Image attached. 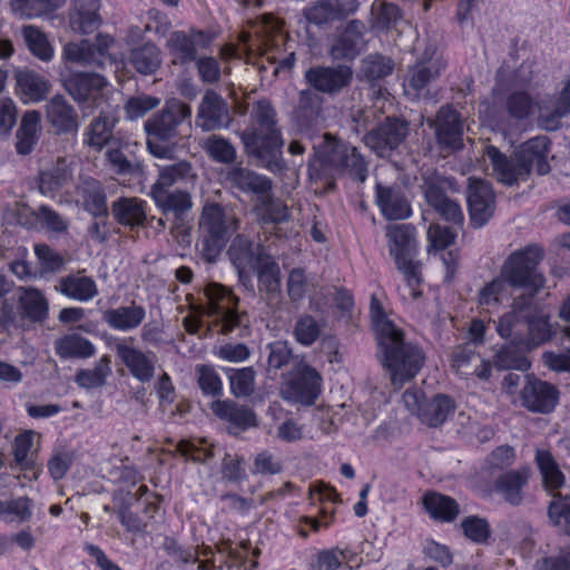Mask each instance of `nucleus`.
Instances as JSON below:
<instances>
[{
  "label": "nucleus",
  "mask_w": 570,
  "mask_h": 570,
  "mask_svg": "<svg viewBox=\"0 0 570 570\" xmlns=\"http://www.w3.org/2000/svg\"><path fill=\"white\" fill-rule=\"evenodd\" d=\"M18 309L22 318L31 323H42L49 315V303L36 287H19Z\"/></svg>",
  "instance_id": "72a5a7b5"
},
{
  "label": "nucleus",
  "mask_w": 570,
  "mask_h": 570,
  "mask_svg": "<svg viewBox=\"0 0 570 570\" xmlns=\"http://www.w3.org/2000/svg\"><path fill=\"white\" fill-rule=\"evenodd\" d=\"M24 210H28L29 215L26 220H22V214H20L19 223L22 226L33 228L40 222L48 230L53 233H63L68 228L65 219L48 205H41L37 212L31 210L29 207Z\"/></svg>",
  "instance_id": "de8ad7c7"
},
{
  "label": "nucleus",
  "mask_w": 570,
  "mask_h": 570,
  "mask_svg": "<svg viewBox=\"0 0 570 570\" xmlns=\"http://www.w3.org/2000/svg\"><path fill=\"white\" fill-rule=\"evenodd\" d=\"M32 515V502L28 497L0 500V519L4 521L26 522Z\"/></svg>",
  "instance_id": "0e129e2a"
},
{
  "label": "nucleus",
  "mask_w": 570,
  "mask_h": 570,
  "mask_svg": "<svg viewBox=\"0 0 570 570\" xmlns=\"http://www.w3.org/2000/svg\"><path fill=\"white\" fill-rule=\"evenodd\" d=\"M364 26L360 20H350L335 38L331 55L336 60H354L361 52Z\"/></svg>",
  "instance_id": "c756f323"
},
{
  "label": "nucleus",
  "mask_w": 570,
  "mask_h": 570,
  "mask_svg": "<svg viewBox=\"0 0 570 570\" xmlns=\"http://www.w3.org/2000/svg\"><path fill=\"white\" fill-rule=\"evenodd\" d=\"M394 71V61L381 53L370 55L363 60L362 72L371 81H377L392 75Z\"/></svg>",
  "instance_id": "338daca9"
},
{
  "label": "nucleus",
  "mask_w": 570,
  "mask_h": 570,
  "mask_svg": "<svg viewBox=\"0 0 570 570\" xmlns=\"http://www.w3.org/2000/svg\"><path fill=\"white\" fill-rule=\"evenodd\" d=\"M358 6L357 0H317L307 4L302 16L307 24L323 28L354 14Z\"/></svg>",
  "instance_id": "f3484780"
},
{
  "label": "nucleus",
  "mask_w": 570,
  "mask_h": 570,
  "mask_svg": "<svg viewBox=\"0 0 570 570\" xmlns=\"http://www.w3.org/2000/svg\"><path fill=\"white\" fill-rule=\"evenodd\" d=\"M110 374V360L102 356L94 368L79 370L76 374V382L85 389H96L106 383Z\"/></svg>",
  "instance_id": "69168bd1"
},
{
  "label": "nucleus",
  "mask_w": 570,
  "mask_h": 570,
  "mask_svg": "<svg viewBox=\"0 0 570 570\" xmlns=\"http://www.w3.org/2000/svg\"><path fill=\"white\" fill-rule=\"evenodd\" d=\"M334 156L331 153V145L325 134L323 141L315 147L313 159L308 161L307 175L315 194L324 195L336 188V167Z\"/></svg>",
  "instance_id": "4468645a"
},
{
  "label": "nucleus",
  "mask_w": 570,
  "mask_h": 570,
  "mask_svg": "<svg viewBox=\"0 0 570 570\" xmlns=\"http://www.w3.org/2000/svg\"><path fill=\"white\" fill-rule=\"evenodd\" d=\"M119 118L112 110H101L95 117L83 132V144L96 151L109 145L114 138V129Z\"/></svg>",
  "instance_id": "7c9ffc66"
},
{
  "label": "nucleus",
  "mask_w": 570,
  "mask_h": 570,
  "mask_svg": "<svg viewBox=\"0 0 570 570\" xmlns=\"http://www.w3.org/2000/svg\"><path fill=\"white\" fill-rule=\"evenodd\" d=\"M106 86V78L96 72L76 71L63 79V87L75 101L79 105L91 102L95 108L100 106Z\"/></svg>",
  "instance_id": "dca6fc26"
},
{
  "label": "nucleus",
  "mask_w": 570,
  "mask_h": 570,
  "mask_svg": "<svg viewBox=\"0 0 570 570\" xmlns=\"http://www.w3.org/2000/svg\"><path fill=\"white\" fill-rule=\"evenodd\" d=\"M146 317V309L135 302L129 306H120L117 308L107 309L104 318L109 327L127 332L138 327Z\"/></svg>",
  "instance_id": "e433bc0d"
},
{
  "label": "nucleus",
  "mask_w": 570,
  "mask_h": 570,
  "mask_svg": "<svg viewBox=\"0 0 570 570\" xmlns=\"http://www.w3.org/2000/svg\"><path fill=\"white\" fill-rule=\"evenodd\" d=\"M543 250L535 244L517 249L507 257L500 269V277L512 288L528 292L532 298L544 286L546 278L538 272Z\"/></svg>",
  "instance_id": "20e7f679"
},
{
  "label": "nucleus",
  "mask_w": 570,
  "mask_h": 570,
  "mask_svg": "<svg viewBox=\"0 0 570 570\" xmlns=\"http://www.w3.org/2000/svg\"><path fill=\"white\" fill-rule=\"evenodd\" d=\"M353 79V70L348 66H312L304 72L307 89L317 94L334 96L346 88Z\"/></svg>",
  "instance_id": "9b49d317"
},
{
  "label": "nucleus",
  "mask_w": 570,
  "mask_h": 570,
  "mask_svg": "<svg viewBox=\"0 0 570 570\" xmlns=\"http://www.w3.org/2000/svg\"><path fill=\"white\" fill-rule=\"evenodd\" d=\"M85 210L94 218L108 216L107 196L99 181L88 183L82 190Z\"/></svg>",
  "instance_id": "4d7b16f0"
},
{
  "label": "nucleus",
  "mask_w": 570,
  "mask_h": 570,
  "mask_svg": "<svg viewBox=\"0 0 570 570\" xmlns=\"http://www.w3.org/2000/svg\"><path fill=\"white\" fill-rule=\"evenodd\" d=\"M508 116L519 122L531 119L541 110L539 101L525 90H514L504 99Z\"/></svg>",
  "instance_id": "ea45409f"
},
{
  "label": "nucleus",
  "mask_w": 570,
  "mask_h": 570,
  "mask_svg": "<svg viewBox=\"0 0 570 570\" xmlns=\"http://www.w3.org/2000/svg\"><path fill=\"white\" fill-rule=\"evenodd\" d=\"M226 375L229 381L230 393L236 397L249 396L255 387V371L252 366L228 368Z\"/></svg>",
  "instance_id": "680f3d73"
},
{
  "label": "nucleus",
  "mask_w": 570,
  "mask_h": 570,
  "mask_svg": "<svg viewBox=\"0 0 570 570\" xmlns=\"http://www.w3.org/2000/svg\"><path fill=\"white\" fill-rule=\"evenodd\" d=\"M213 413L230 428L239 432L257 426V415L247 405L238 404L233 400H216L212 403Z\"/></svg>",
  "instance_id": "cd10ccee"
},
{
  "label": "nucleus",
  "mask_w": 570,
  "mask_h": 570,
  "mask_svg": "<svg viewBox=\"0 0 570 570\" xmlns=\"http://www.w3.org/2000/svg\"><path fill=\"white\" fill-rule=\"evenodd\" d=\"M66 0H11L10 6L14 12L27 18L50 16L56 12Z\"/></svg>",
  "instance_id": "6e6d98bb"
},
{
  "label": "nucleus",
  "mask_w": 570,
  "mask_h": 570,
  "mask_svg": "<svg viewBox=\"0 0 570 570\" xmlns=\"http://www.w3.org/2000/svg\"><path fill=\"white\" fill-rule=\"evenodd\" d=\"M213 40L214 37L209 31L191 27L188 31H173L167 40V48L174 61L184 66L196 60L197 48L205 49Z\"/></svg>",
  "instance_id": "2eb2a0df"
},
{
  "label": "nucleus",
  "mask_w": 570,
  "mask_h": 570,
  "mask_svg": "<svg viewBox=\"0 0 570 570\" xmlns=\"http://www.w3.org/2000/svg\"><path fill=\"white\" fill-rule=\"evenodd\" d=\"M190 169V164L187 161H179L160 167L158 178L153 184L149 195L170 191V187L187 178Z\"/></svg>",
  "instance_id": "8fccbe9b"
},
{
  "label": "nucleus",
  "mask_w": 570,
  "mask_h": 570,
  "mask_svg": "<svg viewBox=\"0 0 570 570\" xmlns=\"http://www.w3.org/2000/svg\"><path fill=\"white\" fill-rule=\"evenodd\" d=\"M524 322L527 323L528 333L521 340L527 350L537 348L551 341L554 336L551 318L548 314H528L524 316Z\"/></svg>",
  "instance_id": "c9c22d12"
},
{
  "label": "nucleus",
  "mask_w": 570,
  "mask_h": 570,
  "mask_svg": "<svg viewBox=\"0 0 570 570\" xmlns=\"http://www.w3.org/2000/svg\"><path fill=\"white\" fill-rule=\"evenodd\" d=\"M321 373L301 357L293 364L282 385L283 399L303 406H312L322 393Z\"/></svg>",
  "instance_id": "6e6552de"
},
{
  "label": "nucleus",
  "mask_w": 570,
  "mask_h": 570,
  "mask_svg": "<svg viewBox=\"0 0 570 570\" xmlns=\"http://www.w3.org/2000/svg\"><path fill=\"white\" fill-rule=\"evenodd\" d=\"M416 230L410 224L392 226L387 229L386 236L390 242V253L394 257L396 268L403 274L404 281L410 288V296L417 299L422 295L421 263L415 261L417 255Z\"/></svg>",
  "instance_id": "0eeeda50"
},
{
  "label": "nucleus",
  "mask_w": 570,
  "mask_h": 570,
  "mask_svg": "<svg viewBox=\"0 0 570 570\" xmlns=\"http://www.w3.org/2000/svg\"><path fill=\"white\" fill-rule=\"evenodd\" d=\"M219 203H206L199 215L196 248L202 258L214 263L219 257L236 227Z\"/></svg>",
  "instance_id": "39448f33"
},
{
  "label": "nucleus",
  "mask_w": 570,
  "mask_h": 570,
  "mask_svg": "<svg viewBox=\"0 0 570 570\" xmlns=\"http://www.w3.org/2000/svg\"><path fill=\"white\" fill-rule=\"evenodd\" d=\"M337 174L347 175L353 181L364 183L368 177V160L350 142L326 134Z\"/></svg>",
  "instance_id": "ddd939ff"
},
{
  "label": "nucleus",
  "mask_w": 570,
  "mask_h": 570,
  "mask_svg": "<svg viewBox=\"0 0 570 570\" xmlns=\"http://www.w3.org/2000/svg\"><path fill=\"white\" fill-rule=\"evenodd\" d=\"M551 523L570 537V495L556 493L548 505Z\"/></svg>",
  "instance_id": "e2e57ef3"
},
{
  "label": "nucleus",
  "mask_w": 570,
  "mask_h": 570,
  "mask_svg": "<svg viewBox=\"0 0 570 570\" xmlns=\"http://www.w3.org/2000/svg\"><path fill=\"white\" fill-rule=\"evenodd\" d=\"M198 125L204 130L227 127L230 118L227 102L214 90H207L198 108Z\"/></svg>",
  "instance_id": "a878e982"
},
{
  "label": "nucleus",
  "mask_w": 570,
  "mask_h": 570,
  "mask_svg": "<svg viewBox=\"0 0 570 570\" xmlns=\"http://www.w3.org/2000/svg\"><path fill=\"white\" fill-rule=\"evenodd\" d=\"M524 344L522 340L511 341L500 346L493 356V365L498 370H520L525 371L530 367V362L525 356Z\"/></svg>",
  "instance_id": "79ce46f5"
},
{
  "label": "nucleus",
  "mask_w": 570,
  "mask_h": 570,
  "mask_svg": "<svg viewBox=\"0 0 570 570\" xmlns=\"http://www.w3.org/2000/svg\"><path fill=\"white\" fill-rule=\"evenodd\" d=\"M534 462L541 475L543 489L552 495L560 493L559 490L564 485L566 476L551 451L537 449Z\"/></svg>",
  "instance_id": "f704fd0d"
},
{
  "label": "nucleus",
  "mask_w": 570,
  "mask_h": 570,
  "mask_svg": "<svg viewBox=\"0 0 570 570\" xmlns=\"http://www.w3.org/2000/svg\"><path fill=\"white\" fill-rule=\"evenodd\" d=\"M94 49V43L88 39L70 41L62 48V59L68 63L83 67L97 65Z\"/></svg>",
  "instance_id": "13d9d810"
},
{
  "label": "nucleus",
  "mask_w": 570,
  "mask_h": 570,
  "mask_svg": "<svg viewBox=\"0 0 570 570\" xmlns=\"http://www.w3.org/2000/svg\"><path fill=\"white\" fill-rule=\"evenodd\" d=\"M60 293L78 302H89L98 295V287L90 276L67 275L59 281Z\"/></svg>",
  "instance_id": "a18cd8bd"
},
{
  "label": "nucleus",
  "mask_w": 570,
  "mask_h": 570,
  "mask_svg": "<svg viewBox=\"0 0 570 570\" xmlns=\"http://www.w3.org/2000/svg\"><path fill=\"white\" fill-rule=\"evenodd\" d=\"M46 119L57 135L76 134L79 128L76 109L60 94L46 104Z\"/></svg>",
  "instance_id": "393cba45"
},
{
  "label": "nucleus",
  "mask_w": 570,
  "mask_h": 570,
  "mask_svg": "<svg viewBox=\"0 0 570 570\" xmlns=\"http://www.w3.org/2000/svg\"><path fill=\"white\" fill-rule=\"evenodd\" d=\"M550 149L551 140L547 136H535L522 142L511 158L494 145H488L484 155L491 163L497 180L513 186L519 179H525L533 168L538 175H547L551 169L548 161Z\"/></svg>",
  "instance_id": "7ed1b4c3"
},
{
  "label": "nucleus",
  "mask_w": 570,
  "mask_h": 570,
  "mask_svg": "<svg viewBox=\"0 0 570 570\" xmlns=\"http://www.w3.org/2000/svg\"><path fill=\"white\" fill-rule=\"evenodd\" d=\"M129 62L137 72L153 75L161 63L160 50L155 43L145 42L130 51Z\"/></svg>",
  "instance_id": "49530a36"
},
{
  "label": "nucleus",
  "mask_w": 570,
  "mask_h": 570,
  "mask_svg": "<svg viewBox=\"0 0 570 570\" xmlns=\"http://www.w3.org/2000/svg\"><path fill=\"white\" fill-rule=\"evenodd\" d=\"M455 410L454 401L446 394H436L433 399L426 400L423 409L417 417L420 421L430 426L438 428L442 425L451 413Z\"/></svg>",
  "instance_id": "a19ab883"
},
{
  "label": "nucleus",
  "mask_w": 570,
  "mask_h": 570,
  "mask_svg": "<svg viewBox=\"0 0 570 570\" xmlns=\"http://www.w3.org/2000/svg\"><path fill=\"white\" fill-rule=\"evenodd\" d=\"M371 327L381 354V363L394 385L413 380L425 362L423 350L405 340V333L389 318L382 302L373 294L370 299Z\"/></svg>",
  "instance_id": "f257e3e1"
},
{
  "label": "nucleus",
  "mask_w": 570,
  "mask_h": 570,
  "mask_svg": "<svg viewBox=\"0 0 570 570\" xmlns=\"http://www.w3.org/2000/svg\"><path fill=\"white\" fill-rule=\"evenodd\" d=\"M230 262L236 267L240 278L252 273L268 253L262 244H255L244 235H237L228 248Z\"/></svg>",
  "instance_id": "4be33fe9"
},
{
  "label": "nucleus",
  "mask_w": 570,
  "mask_h": 570,
  "mask_svg": "<svg viewBox=\"0 0 570 570\" xmlns=\"http://www.w3.org/2000/svg\"><path fill=\"white\" fill-rule=\"evenodd\" d=\"M258 198L261 203L256 206V212L263 223L278 224L287 220V206L279 199L274 198L272 190Z\"/></svg>",
  "instance_id": "052dcab7"
},
{
  "label": "nucleus",
  "mask_w": 570,
  "mask_h": 570,
  "mask_svg": "<svg viewBox=\"0 0 570 570\" xmlns=\"http://www.w3.org/2000/svg\"><path fill=\"white\" fill-rule=\"evenodd\" d=\"M55 352L62 360L89 358L97 350L94 343L77 333L66 334L55 341Z\"/></svg>",
  "instance_id": "58836bf2"
},
{
  "label": "nucleus",
  "mask_w": 570,
  "mask_h": 570,
  "mask_svg": "<svg viewBox=\"0 0 570 570\" xmlns=\"http://www.w3.org/2000/svg\"><path fill=\"white\" fill-rule=\"evenodd\" d=\"M40 119V112L37 110H29L23 114L16 132V150L19 155H29L35 149L39 139Z\"/></svg>",
  "instance_id": "37998d69"
},
{
  "label": "nucleus",
  "mask_w": 570,
  "mask_h": 570,
  "mask_svg": "<svg viewBox=\"0 0 570 570\" xmlns=\"http://www.w3.org/2000/svg\"><path fill=\"white\" fill-rule=\"evenodd\" d=\"M531 304L530 298L520 295L513 301L511 311L501 315L497 322V333L503 340L512 337L513 330L522 322V312Z\"/></svg>",
  "instance_id": "3c124183"
},
{
  "label": "nucleus",
  "mask_w": 570,
  "mask_h": 570,
  "mask_svg": "<svg viewBox=\"0 0 570 570\" xmlns=\"http://www.w3.org/2000/svg\"><path fill=\"white\" fill-rule=\"evenodd\" d=\"M23 38L29 51L41 61H50L53 58V47L47 35L36 26H24Z\"/></svg>",
  "instance_id": "5fc2aeb1"
},
{
  "label": "nucleus",
  "mask_w": 570,
  "mask_h": 570,
  "mask_svg": "<svg viewBox=\"0 0 570 570\" xmlns=\"http://www.w3.org/2000/svg\"><path fill=\"white\" fill-rule=\"evenodd\" d=\"M441 150L459 151L463 148L464 125L461 114L450 104L441 106L430 122Z\"/></svg>",
  "instance_id": "9d476101"
},
{
  "label": "nucleus",
  "mask_w": 570,
  "mask_h": 570,
  "mask_svg": "<svg viewBox=\"0 0 570 570\" xmlns=\"http://www.w3.org/2000/svg\"><path fill=\"white\" fill-rule=\"evenodd\" d=\"M375 204L387 220H403L412 215L411 204L401 188L376 183Z\"/></svg>",
  "instance_id": "b1692460"
},
{
  "label": "nucleus",
  "mask_w": 570,
  "mask_h": 570,
  "mask_svg": "<svg viewBox=\"0 0 570 570\" xmlns=\"http://www.w3.org/2000/svg\"><path fill=\"white\" fill-rule=\"evenodd\" d=\"M423 195L426 204L441 219L458 227L463 226L464 215L460 204L451 199L441 186L433 183L428 184Z\"/></svg>",
  "instance_id": "c85d7f7f"
},
{
  "label": "nucleus",
  "mask_w": 570,
  "mask_h": 570,
  "mask_svg": "<svg viewBox=\"0 0 570 570\" xmlns=\"http://www.w3.org/2000/svg\"><path fill=\"white\" fill-rule=\"evenodd\" d=\"M154 200L158 210L164 215L168 216L173 214L175 217V224L173 227V232H176L177 235L181 236L183 242H188L190 239V228L185 226L180 222L183 220V216L191 208L193 202L191 196L186 190H175V191H166L160 194L149 195Z\"/></svg>",
  "instance_id": "aec40b11"
},
{
  "label": "nucleus",
  "mask_w": 570,
  "mask_h": 570,
  "mask_svg": "<svg viewBox=\"0 0 570 570\" xmlns=\"http://www.w3.org/2000/svg\"><path fill=\"white\" fill-rule=\"evenodd\" d=\"M529 479L530 470L528 466L508 470L494 480V490L502 494L508 503L517 507L523 501L522 491L527 487Z\"/></svg>",
  "instance_id": "2f4dec72"
},
{
  "label": "nucleus",
  "mask_w": 570,
  "mask_h": 570,
  "mask_svg": "<svg viewBox=\"0 0 570 570\" xmlns=\"http://www.w3.org/2000/svg\"><path fill=\"white\" fill-rule=\"evenodd\" d=\"M245 153L272 173L284 169L282 148L284 145L278 127L277 114L266 98L257 100L249 115V125L242 131Z\"/></svg>",
  "instance_id": "f03ea898"
},
{
  "label": "nucleus",
  "mask_w": 570,
  "mask_h": 570,
  "mask_svg": "<svg viewBox=\"0 0 570 570\" xmlns=\"http://www.w3.org/2000/svg\"><path fill=\"white\" fill-rule=\"evenodd\" d=\"M191 108L180 100H169L160 111L155 112L146 122L147 148L151 155L165 158L170 151L168 142L178 136V127L185 121L190 124Z\"/></svg>",
  "instance_id": "423d86ee"
},
{
  "label": "nucleus",
  "mask_w": 570,
  "mask_h": 570,
  "mask_svg": "<svg viewBox=\"0 0 570 570\" xmlns=\"http://www.w3.org/2000/svg\"><path fill=\"white\" fill-rule=\"evenodd\" d=\"M323 98L309 89L298 92L297 105L292 112V121L301 134L313 135L322 119Z\"/></svg>",
  "instance_id": "412c9836"
},
{
  "label": "nucleus",
  "mask_w": 570,
  "mask_h": 570,
  "mask_svg": "<svg viewBox=\"0 0 570 570\" xmlns=\"http://www.w3.org/2000/svg\"><path fill=\"white\" fill-rule=\"evenodd\" d=\"M147 209V202L137 197L121 196L111 204L114 220L130 230L145 227Z\"/></svg>",
  "instance_id": "bb28decb"
},
{
  "label": "nucleus",
  "mask_w": 570,
  "mask_h": 570,
  "mask_svg": "<svg viewBox=\"0 0 570 570\" xmlns=\"http://www.w3.org/2000/svg\"><path fill=\"white\" fill-rule=\"evenodd\" d=\"M505 283L498 276L485 283L478 292V307L480 313L491 314L503 304Z\"/></svg>",
  "instance_id": "09e8293b"
},
{
  "label": "nucleus",
  "mask_w": 570,
  "mask_h": 570,
  "mask_svg": "<svg viewBox=\"0 0 570 570\" xmlns=\"http://www.w3.org/2000/svg\"><path fill=\"white\" fill-rule=\"evenodd\" d=\"M228 181L245 193L266 195L272 190V180L264 176L256 174L247 168L234 167L227 174Z\"/></svg>",
  "instance_id": "4c0bfd02"
},
{
  "label": "nucleus",
  "mask_w": 570,
  "mask_h": 570,
  "mask_svg": "<svg viewBox=\"0 0 570 570\" xmlns=\"http://www.w3.org/2000/svg\"><path fill=\"white\" fill-rule=\"evenodd\" d=\"M372 26L375 30L389 31L402 19V11L395 3L375 1L372 6Z\"/></svg>",
  "instance_id": "bf43d9fd"
},
{
  "label": "nucleus",
  "mask_w": 570,
  "mask_h": 570,
  "mask_svg": "<svg viewBox=\"0 0 570 570\" xmlns=\"http://www.w3.org/2000/svg\"><path fill=\"white\" fill-rule=\"evenodd\" d=\"M422 505L432 520L441 523H452L460 514V505L455 499L432 490L423 494Z\"/></svg>",
  "instance_id": "473e14b6"
},
{
  "label": "nucleus",
  "mask_w": 570,
  "mask_h": 570,
  "mask_svg": "<svg viewBox=\"0 0 570 570\" xmlns=\"http://www.w3.org/2000/svg\"><path fill=\"white\" fill-rule=\"evenodd\" d=\"M17 87L24 102H39L50 91V82L40 73L26 70L17 73Z\"/></svg>",
  "instance_id": "c03bdc74"
},
{
  "label": "nucleus",
  "mask_w": 570,
  "mask_h": 570,
  "mask_svg": "<svg viewBox=\"0 0 570 570\" xmlns=\"http://www.w3.org/2000/svg\"><path fill=\"white\" fill-rule=\"evenodd\" d=\"M268 351L267 355V371L268 373L276 374L278 370L287 366L291 362L293 364L302 356L295 355L293 347L287 341L278 340L271 342L266 345Z\"/></svg>",
  "instance_id": "864d4df0"
},
{
  "label": "nucleus",
  "mask_w": 570,
  "mask_h": 570,
  "mask_svg": "<svg viewBox=\"0 0 570 570\" xmlns=\"http://www.w3.org/2000/svg\"><path fill=\"white\" fill-rule=\"evenodd\" d=\"M409 134V124L399 117H386L375 128L365 134L366 146L377 154L396 149Z\"/></svg>",
  "instance_id": "a211bd4d"
},
{
  "label": "nucleus",
  "mask_w": 570,
  "mask_h": 570,
  "mask_svg": "<svg viewBox=\"0 0 570 570\" xmlns=\"http://www.w3.org/2000/svg\"><path fill=\"white\" fill-rule=\"evenodd\" d=\"M257 276L259 291L274 294L281 288V269L274 257L268 254L252 272Z\"/></svg>",
  "instance_id": "603ef678"
},
{
  "label": "nucleus",
  "mask_w": 570,
  "mask_h": 570,
  "mask_svg": "<svg viewBox=\"0 0 570 570\" xmlns=\"http://www.w3.org/2000/svg\"><path fill=\"white\" fill-rule=\"evenodd\" d=\"M520 395L523 406L529 411L548 414L556 409L560 392L552 383L531 375L527 377Z\"/></svg>",
  "instance_id": "6ab92c4d"
},
{
  "label": "nucleus",
  "mask_w": 570,
  "mask_h": 570,
  "mask_svg": "<svg viewBox=\"0 0 570 570\" xmlns=\"http://www.w3.org/2000/svg\"><path fill=\"white\" fill-rule=\"evenodd\" d=\"M205 295L208 313L216 317V323L219 325L218 332L223 335H232L238 331L237 335H240L244 316L238 312L239 298L235 293L222 284L210 283L205 289Z\"/></svg>",
  "instance_id": "1a4fd4ad"
},
{
  "label": "nucleus",
  "mask_w": 570,
  "mask_h": 570,
  "mask_svg": "<svg viewBox=\"0 0 570 570\" xmlns=\"http://www.w3.org/2000/svg\"><path fill=\"white\" fill-rule=\"evenodd\" d=\"M466 205L470 225L481 228L488 224L495 210V194L489 181L470 178L466 187Z\"/></svg>",
  "instance_id": "f8f14e48"
},
{
  "label": "nucleus",
  "mask_w": 570,
  "mask_h": 570,
  "mask_svg": "<svg viewBox=\"0 0 570 570\" xmlns=\"http://www.w3.org/2000/svg\"><path fill=\"white\" fill-rule=\"evenodd\" d=\"M115 352L136 380L146 383L154 377L156 356L153 352L144 353L121 340L116 343Z\"/></svg>",
  "instance_id": "5701e85b"
},
{
  "label": "nucleus",
  "mask_w": 570,
  "mask_h": 570,
  "mask_svg": "<svg viewBox=\"0 0 570 570\" xmlns=\"http://www.w3.org/2000/svg\"><path fill=\"white\" fill-rule=\"evenodd\" d=\"M321 325L309 314L301 315L293 327V337L303 346L313 345L321 335Z\"/></svg>",
  "instance_id": "774afa93"
}]
</instances>
